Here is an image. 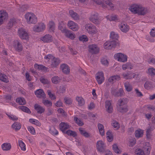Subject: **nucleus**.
Instances as JSON below:
<instances>
[{
	"mask_svg": "<svg viewBox=\"0 0 155 155\" xmlns=\"http://www.w3.org/2000/svg\"><path fill=\"white\" fill-rule=\"evenodd\" d=\"M69 28L73 31H76L78 29V25L72 21H69L68 23Z\"/></svg>",
	"mask_w": 155,
	"mask_h": 155,
	"instance_id": "nucleus-15",
	"label": "nucleus"
},
{
	"mask_svg": "<svg viewBox=\"0 0 155 155\" xmlns=\"http://www.w3.org/2000/svg\"><path fill=\"white\" fill-rule=\"evenodd\" d=\"M112 126L113 127L116 128L117 130L119 129L120 128V124L118 122L115 120H113L112 122Z\"/></svg>",
	"mask_w": 155,
	"mask_h": 155,
	"instance_id": "nucleus-43",
	"label": "nucleus"
},
{
	"mask_svg": "<svg viewBox=\"0 0 155 155\" xmlns=\"http://www.w3.org/2000/svg\"><path fill=\"white\" fill-rule=\"evenodd\" d=\"M148 74L151 76L155 75V69L153 68H150L148 69Z\"/></svg>",
	"mask_w": 155,
	"mask_h": 155,
	"instance_id": "nucleus-52",
	"label": "nucleus"
},
{
	"mask_svg": "<svg viewBox=\"0 0 155 155\" xmlns=\"http://www.w3.org/2000/svg\"><path fill=\"white\" fill-rule=\"evenodd\" d=\"M48 27L51 32H54L55 27V25L54 22L52 21H50L49 23Z\"/></svg>",
	"mask_w": 155,
	"mask_h": 155,
	"instance_id": "nucleus-31",
	"label": "nucleus"
},
{
	"mask_svg": "<svg viewBox=\"0 0 155 155\" xmlns=\"http://www.w3.org/2000/svg\"><path fill=\"white\" fill-rule=\"evenodd\" d=\"M48 94L49 96V97L51 100H54L56 99V97L54 95L51 93V92L49 91H48Z\"/></svg>",
	"mask_w": 155,
	"mask_h": 155,
	"instance_id": "nucleus-58",
	"label": "nucleus"
},
{
	"mask_svg": "<svg viewBox=\"0 0 155 155\" xmlns=\"http://www.w3.org/2000/svg\"><path fill=\"white\" fill-rule=\"evenodd\" d=\"M35 94L38 97L40 98H44L45 95L43 90L40 89L37 90L35 92Z\"/></svg>",
	"mask_w": 155,
	"mask_h": 155,
	"instance_id": "nucleus-18",
	"label": "nucleus"
},
{
	"mask_svg": "<svg viewBox=\"0 0 155 155\" xmlns=\"http://www.w3.org/2000/svg\"><path fill=\"white\" fill-rule=\"evenodd\" d=\"M124 86L127 91H130L132 90L131 86L128 82H126L124 83Z\"/></svg>",
	"mask_w": 155,
	"mask_h": 155,
	"instance_id": "nucleus-39",
	"label": "nucleus"
},
{
	"mask_svg": "<svg viewBox=\"0 0 155 155\" xmlns=\"http://www.w3.org/2000/svg\"><path fill=\"white\" fill-rule=\"evenodd\" d=\"M60 68L63 73L66 74H68L69 73L70 68L66 64H62L60 66Z\"/></svg>",
	"mask_w": 155,
	"mask_h": 155,
	"instance_id": "nucleus-16",
	"label": "nucleus"
},
{
	"mask_svg": "<svg viewBox=\"0 0 155 155\" xmlns=\"http://www.w3.org/2000/svg\"><path fill=\"white\" fill-rule=\"evenodd\" d=\"M131 12L134 14H137L139 15H144L148 12L147 8L137 4H133L130 7Z\"/></svg>",
	"mask_w": 155,
	"mask_h": 155,
	"instance_id": "nucleus-1",
	"label": "nucleus"
},
{
	"mask_svg": "<svg viewBox=\"0 0 155 155\" xmlns=\"http://www.w3.org/2000/svg\"><path fill=\"white\" fill-rule=\"evenodd\" d=\"M110 36L111 38L115 39H117L118 37V35L113 31L111 32Z\"/></svg>",
	"mask_w": 155,
	"mask_h": 155,
	"instance_id": "nucleus-53",
	"label": "nucleus"
},
{
	"mask_svg": "<svg viewBox=\"0 0 155 155\" xmlns=\"http://www.w3.org/2000/svg\"><path fill=\"white\" fill-rule=\"evenodd\" d=\"M107 139L109 142L113 140V135L112 132L110 130H108L106 133Z\"/></svg>",
	"mask_w": 155,
	"mask_h": 155,
	"instance_id": "nucleus-30",
	"label": "nucleus"
},
{
	"mask_svg": "<svg viewBox=\"0 0 155 155\" xmlns=\"http://www.w3.org/2000/svg\"><path fill=\"white\" fill-rule=\"evenodd\" d=\"M143 148L147 155H149L150 153L151 147L150 146H146L143 147Z\"/></svg>",
	"mask_w": 155,
	"mask_h": 155,
	"instance_id": "nucleus-51",
	"label": "nucleus"
},
{
	"mask_svg": "<svg viewBox=\"0 0 155 155\" xmlns=\"http://www.w3.org/2000/svg\"><path fill=\"white\" fill-rule=\"evenodd\" d=\"M8 116L9 117V118L13 120H17L18 119V118L15 116H14L13 115H10L8 114H7Z\"/></svg>",
	"mask_w": 155,
	"mask_h": 155,
	"instance_id": "nucleus-61",
	"label": "nucleus"
},
{
	"mask_svg": "<svg viewBox=\"0 0 155 155\" xmlns=\"http://www.w3.org/2000/svg\"><path fill=\"white\" fill-rule=\"evenodd\" d=\"M42 103L44 104L48 107L51 106L52 105V103L50 101L47 100H43Z\"/></svg>",
	"mask_w": 155,
	"mask_h": 155,
	"instance_id": "nucleus-50",
	"label": "nucleus"
},
{
	"mask_svg": "<svg viewBox=\"0 0 155 155\" xmlns=\"http://www.w3.org/2000/svg\"><path fill=\"white\" fill-rule=\"evenodd\" d=\"M50 131L51 133L53 135H57L58 134V131L54 128L53 129H51Z\"/></svg>",
	"mask_w": 155,
	"mask_h": 155,
	"instance_id": "nucleus-59",
	"label": "nucleus"
},
{
	"mask_svg": "<svg viewBox=\"0 0 155 155\" xmlns=\"http://www.w3.org/2000/svg\"><path fill=\"white\" fill-rule=\"evenodd\" d=\"M89 20L95 24H98L100 23V20L97 13L92 15L89 18Z\"/></svg>",
	"mask_w": 155,
	"mask_h": 155,
	"instance_id": "nucleus-10",
	"label": "nucleus"
},
{
	"mask_svg": "<svg viewBox=\"0 0 155 155\" xmlns=\"http://www.w3.org/2000/svg\"><path fill=\"white\" fill-rule=\"evenodd\" d=\"M96 79L99 84H101L104 81V78L102 72H100L96 74Z\"/></svg>",
	"mask_w": 155,
	"mask_h": 155,
	"instance_id": "nucleus-12",
	"label": "nucleus"
},
{
	"mask_svg": "<svg viewBox=\"0 0 155 155\" xmlns=\"http://www.w3.org/2000/svg\"><path fill=\"white\" fill-rule=\"evenodd\" d=\"M120 29L122 32L126 33L129 31V27L126 23H122L120 26Z\"/></svg>",
	"mask_w": 155,
	"mask_h": 155,
	"instance_id": "nucleus-20",
	"label": "nucleus"
},
{
	"mask_svg": "<svg viewBox=\"0 0 155 155\" xmlns=\"http://www.w3.org/2000/svg\"><path fill=\"white\" fill-rule=\"evenodd\" d=\"M28 130L32 134L34 135L35 133V130L32 127H28Z\"/></svg>",
	"mask_w": 155,
	"mask_h": 155,
	"instance_id": "nucleus-57",
	"label": "nucleus"
},
{
	"mask_svg": "<svg viewBox=\"0 0 155 155\" xmlns=\"http://www.w3.org/2000/svg\"><path fill=\"white\" fill-rule=\"evenodd\" d=\"M127 99H120L118 101V103L119 104V107L124 105L127 103Z\"/></svg>",
	"mask_w": 155,
	"mask_h": 155,
	"instance_id": "nucleus-41",
	"label": "nucleus"
},
{
	"mask_svg": "<svg viewBox=\"0 0 155 155\" xmlns=\"http://www.w3.org/2000/svg\"><path fill=\"white\" fill-rule=\"evenodd\" d=\"M105 103L107 111L109 113H111L112 112L113 108L110 101H107L105 102Z\"/></svg>",
	"mask_w": 155,
	"mask_h": 155,
	"instance_id": "nucleus-23",
	"label": "nucleus"
},
{
	"mask_svg": "<svg viewBox=\"0 0 155 155\" xmlns=\"http://www.w3.org/2000/svg\"><path fill=\"white\" fill-rule=\"evenodd\" d=\"M116 59H117L120 61L125 62L127 60V56L121 53H118L116 54L114 56Z\"/></svg>",
	"mask_w": 155,
	"mask_h": 155,
	"instance_id": "nucleus-5",
	"label": "nucleus"
},
{
	"mask_svg": "<svg viewBox=\"0 0 155 155\" xmlns=\"http://www.w3.org/2000/svg\"><path fill=\"white\" fill-rule=\"evenodd\" d=\"M15 20L14 18L10 19L7 25V28L10 29L13 27V25L15 24Z\"/></svg>",
	"mask_w": 155,
	"mask_h": 155,
	"instance_id": "nucleus-29",
	"label": "nucleus"
},
{
	"mask_svg": "<svg viewBox=\"0 0 155 155\" xmlns=\"http://www.w3.org/2000/svg\"><path fill=\"white\" fill-rule=\"evenodd\" d=\"M60 62V60L58 58L54 57L53 58L51 66L53 68H56L59 65Z\"/></svg>",
	"mask_w": 155,
	"mask_h": 155,
	"instance_id": "nucleus-19",
	"label": "nucleus"
},
{
	"mask_svg": "<svg viewBox=\"0 0 155 155\" xmlns=\"http://www.w3.org/2000/svg\"><path fill=\"white\" fill-rule=\"evenodd\" d=\"M34 107L35 109L37 111V113L38 114H42L45 111V109L44 108L38 104H35L34 106Z\"/></svg>",
	"mask_w": 155,
	"mask_h": 155,
	"instance_id": "nucleus-22",
	"label": "nucleus"
},
{
	"mask_svg": "<svg viewBox=\"0 0 155 155\" xmlns=\"http://www.w3.org/2000/svg\"><path fill=\"white\" fill-rule=\"evenodd\" d=\"M29 122L33 124H34L37 126H40L41 124L40 122L37 120H34L33 119H30L29 120Z\"/></svg>",
	"mask_w": 155,
	"mask_h": 155,
	"instance_id": "nucleus-48",
	"label": "nucleus"
},
{
	"mask_svg": "<svg viewBox=\"0 0 155 155\" xmlns=\"http://www.w3.org/2000/svg\"><path fill=\"white\" fill-rule=\"evenodd\" d=\"M14 46L16 50L19 52L21 51L22 50V47L21 44L18 40L14 41Z\"/></svg>",
	"mask_w": 155,
	"mask_h": 155,
	"instance_id": "nucleus-17",
	"label": "nucleus"
},
{
	"mask_svg": "<svg viewBox=\"0 0 155 155\" xmlns=\"http://www.w3.org/2000/svg\"><path fill=\"white\" fill-rule=\"evenodd\" d=\"M111 94L115 97L121 96L124 95V91L122 89H120L118 91L114 88H112Z\"/></svg>",
	"mask_w": 155,
	"mask_h": 155,
	"instance_id": "nucleus-11",
	"label": "nucleus"
},
{
	"mask_svg": "<svg viewBox=\"0 0 155 155\" xmlns=\"http://www.w3.org/2000/svg\"><path fill=\"white\" fill-rule=\"evenodd\" d=\"M118 110L123 114H124L127 111L128 109L126 107L120 106L118 108Z\"/></svg>",
	"mask_w": 155,
	"mask_h": 155,
	"instance_id": "nucleus-42",
	"label": "nucleus"
},
{
	"mask_svg": "<svg viewBox=\"0 0 155 155\" xmlns=\"http://www.w3.org/2000/svg\"><path fill=\"white\" fill-rule=\"evenodd\" d=\"M143 134V130L140 129L136 130L135 132V136L136 137L139 138L142 137Z\"/></svg>",
	"mask_w": 155,
	"mask_h": 155,
	"instance_id": "nucleus-36",
	"label": "nucleus"
},
{
	"mask_svg": "<svg viewBox=\"0 0 155 155\" xmlns=\"http://www.w3.org/2000/svg\"><path fill=\"white\" fill-rule=\"evenodd\" d=\"M61 79L58 76H55L52 78L51 81L53 83L57 84L60 82Z\"/></svg>",
	"mask_w": 155,
	"mask_h": 155,
	"instance_id": "nucleus-33",
	"label": "nucleus"
},
{
	"mask_svg": "<svg viewBox=\"0 0 155 155\" xmlns=\"http://www.w3.org/2000/svg\"><path fill=\"white\" fill-rule=\"evenodd\" d=\"M79 130L81 135L84 137L87 138L90 137V134L86 132L84 128L80 127L79 128Z\"/></svg>",
	"mask_w": 155,
	"mask_h": 155,
	"instance_id": "nucleus-26",
	"label": "nucleus"
},
{
	"mask_svg": "<svg viewBox=\"0 0 155 155\" xmlns=\"http://www.w3.org/2000/svg\"><path fill=\"white\" fill-rule=\"evenodd\" d=\"M28 8V6L27 5H23L20 7L19 10L21 12H24Z\"/></svg>",
	"mask_w": 155,
	"mask_h": 155,
	"instance_id": "nucleus-54",
	"label": "nucleus"
},
{
	"mask_svg": "<svg viewBox=\"0 0 155 155\" xmlns=\"http://www.w3.org/2000/svg\"><path fill=\"white\" fill-rule=\"evenodd\" d=\"M21 124L17 123H15L12 125V127L16 130L20 129L21 128Z\"/></svg>",
	"mask_w": 155,
	"mask_h": 155,
	"instance_id": "nucleus-38",
	"label": "nucleus"
},
{
	"mask_svg": "<svg viewBox=\"0 0 155 155\" xmlns=\"http://www.w3.org/2000/svg\"><path fill=\"white\" fill-rule=\"evenodd\" d=\"M101 5L102 7L104 8H108L107 7L109 6L111 10H114L115 9L113 4L108 0H106L103 2L101 1L100 5Z\"/></svg>",
	"mask_w": 155,
	"mask_h": 155,
	"instance_id": "nucleus-6",
	"label": "nucleus"
},
{
	"mask_svg": "<svg viewBox=\"0 0 155 155\" xmlns=\"http://www.w3.org/2000/svg\"><path fill=\"white\" fill-rule=\"evenodd\" d=\"M18 34L19 37L22 39L27 40L28 39V35L25 30L22 28L19 29Z\"/></svg>",
	"mask_w": 155,
	"mask_h": 155,
	"instance_id": "nucleus-3",
	"label": "nucleus"
},
{
	"mask_svg": "<svg viewBox=\"0 0 155 155\" xmlns=\"http://www.w3.org/2000/svg\"><path fill=\"white\" fill-rule=\"evenodd\" d=\"M89 51L92 54H96L98 53L99 49L97 46L95 44H92L89 45Z\"/></svg>",
	"mask_w": 155,
	"mask_h": 155,
	"instance_id": "nucleus-7",
	"label": "nucleus"
},
{
	"mask_svg": "<svg viewBox=\"0 0 155 155\" xmlns=\"http://www.w3.org/2000/svg\"><path fill=\"white\" fill-rule=\"evenodd\" d=\"M16 102L20 105H23L26 104L25 100L23 98H18L16 99Z\"/></svg>",
	"mask_w": 155,
	"mask_h": 155,
	"instance_id": "nucleus-34",
	"label": "nucleus"
},
{
	"mask_svg": "<svg viewBox=\"0 0 155 155\" xmlns=\"http://www.w3.org/2000/svg\"><path fill=\"white\" fill-rule=\"evenodd\" d=\"M113 148L114 151L116 153L118 154L121 153V151L119 149L117 145L116 144H114L113 145Z\"/></svg>",
	"mask_w": 155,
	"mask_h": 155,
	"instance_id": "nucleus-46",
	"label": "nucleus"
},
{
	"mask_svg": "<svg viewBox=\"0 0 155 155\" xmlns=\"http://www.w3.org/2000/svg\"><path fill=\"white\" fill-rule=\"evenodd\" d=\"M144 86L146 89H149L152 87V83L150 81H146Z\"/></svg>",
	"mask_w": 155,
	"mask_h": 155,
	"instance_id": "nucleus-44",
	"label": "nucleus"
},
{
	"mask_svg": "<svg viewBox=\"0 0 155 155\" xmlns=\"http://www.w3.org/2000/svg\"><path fill=\"white\" fill-rule=\"evenodd\" d=\"M35 68L37 69L38 70H45V68H46L42 65H39L37 64H35L34 65Z\"/></svg>",
	"mask_w": 155,
	"mask_h": 155,
	"instance_id": "nucleus-55",
	"label": "nucleus"
},
{
	"mask_svg": "<svg viewBox=\"0 0 155 155\" xmlns=\"http://www.w3.org/2000/svg\"><path fill=\"white\" fill-rule=\"evenodd\" d=\"M150 35L153 37L155 36V28L151 29L150 32Z\"/></svg>",
	"mask_w": 155,
	"mask_h": 155,
	"instance_id": "nucleus-64",
	"label": "nucleus"
},
{
	"mask_svg": "<svg viewBox=\"0 0 155 155\" xmlns=\"http://www.w3.org/2000/svg\"><path fill=\"white\" fill-rule=\"evenodd\" d=\"M135 155H145L144 151L141 149H137L135 152Z\"/></svg>",
	"mask_w": 155,
	"mask_h": 155,
	"instance_id": "nucleus-45",
	"label": "nucleus"
},
{
	"mask_svg": "<svg viewBox=\"0 0 155 155\" xmlns=\"http://www.w3.org/2000/svg\"><path fill=\"white\" fill-rule=\"evenodd\" d=\"M8 17V14L6 11L3 10L0 11V25L3 23V21Z\"/></svg>",
	"mask_w": 155,
	"mask_h": 155,
	"instance_id": "nucleus-13",
	"label": "nucleus"
},
{
	"mask_svg": "<svg viewBox=\"0 0 155 155\" xmlns=\"http://www.w3.org/2000/svg\"><path fill=\"white\" fill-rule=\"evenodd\" d=\"M85 28L89 33H95L96 32L95 27L91 24H86L85 25Z\"/></svg>",
	"mask_w": 155,
	"mask_h": 155,
	"instance_id": "nucleus-8",
	"label": "nucleus"
},
{
	"mask_svg": "<svg viewBox=\"0 0 155 155\" xmlns=\"http://www.w3.org/2000/svg\"><path fill=\"white\" fill-rule=\"evenodd\" d=\"M76 100L78 102V104L80 106L83 105L84 103V99L81 97H77L76 99Z\"/></svg>",
	"mask_w": 155,
	"mask_h": 155,
	"instance_id": "nucleus-35",
	"label": "nucleus"
},
{
	"mask_svg": "<svg viewBox=\"0 0 155 155\" xmlns=\"http://www.w3.org/2000/svg\"><path fill=\"white\" fill-rule=\"evenodd\" d=\"M0 80L5 83H7L8 82L7 76L1 72H0Z\"/></svg>",
	"mask_w": 155,
	"mask_h": 155,
	"instance_id": "nucleus-32",
	"label": "nucleus"
},
{
	"mask_svg": "<svg viewBox=\"0 0 155 155\" xmlns=\"http://www.w3.org/2000/svg\"><path fill=\"white\" fill-rule=\"evenodd\" d=\"M19 108L23 111L27 112L28 114L31 113V112L29 109L26 107L25 106H20Z\"/></svg>",
	"mask_w": 155,
	"mask_h": 155,
	"instance_id": "nucleus-40",
	"label": "nucleus"
},
{
	"mask_svg": "<svg viewBox=\"0 0 155 155\" xmlns=\"http://www.w3.org/2000/svg\"><path fill=\"white\" fill-rule=\"evenodd\" d=\"M69 14L74 20H78L79 19V15L76 13L74 12L72 10H70L69 11Z\"/></svg>",
	"mask_w": 155,
	"mask_h": 155,
	"instance_id": "nucleus-27",
	"label": "nucleus"
},
{
	"mask_svg": "<svg viewBox=\"0 0 155 155\" xmlns=\"http://www.w3.org/2000/svg\"><path fill=\"white\" fill-rule=\"evenodd\" d=\"M80 41H88V38L85 35H82L79 38Z\"/></svg>",
	"mask_w": 155,
	"mask_h": 155,
	"instance_id": "nucleus-60",
	"label": "nucleus"
},
{
	"mask_svg": "<svg viewBox=\"0 0 155 155\" xmlns=\"http://www.w3.org/2000/svg\"><path fill=\"white\" fill-rule=\"evenodd\" d=\"M25 18L28 24H35L37 21V18L32 13H26L25 15Z\"/></svg>",
	"mask_w": 155,
	"mask_h": 155,
	"instance_id": "nucleus-2",
	"label": "nucleus"
},
{
	"mask_svg": "<svg viewBox=\"0 0 155 155\" xmlns=\"http://www.w3.org/2000/svg\"><path fill=\"white\" fill-rule=\"evenodd\" d=\"M45 25L44 23H40L35 25L33 28V31L37 32L42 31L45 30Z\"/></svg>",
	"mask_w": 155,
	"mask_h": 155,
	"instance_id": "nucleus-9",
	"label": "nucleus"
},
{
	"mask_svg": "<svg viewBox=\"0 0 155 155\" xmlns=\"http://www.w3.org/2000/svg\"><path fill=\"white\" fill-rule=\"evenodd\" d=\"M74 120L76 123L79 126H82L84 124V123L80 120L77 117H74Z\"/></svg>",
	"mask_w": 155,
	"mask_h": 155,
	"instance_id": "nucleus-49",
	"label": "nucleus"
},
{
	"mask_svg": "<svg viewBox=\"0 0 155 155\" xmlns=\"http://www.w3.org/2000/svg\"><path fill=\"white\" fill-rule=\"evenodd\" d=\"M19 145L22 150L25 151L26 150L25 145V143L21 141L20 140L18 142Z\"/></svg>",
	"mask_w": 155,
	"mask_h": 155,
	"instance_id": "nucleus-47",
	"label": "nucleus"
},
{
	"mask_svg": "<svg viewBox=\"0 0 155 155\" xmlns=\"http://www.w3.org/2000/svg\"><path fill=\"white\" fill-rule=\"evenodd\" d=\"M64 102L66 104H70L71 103V99L67 97H65L64 98Z\"/></svg>",
	"mask_w": 155,
	"mask_h": 155,
	"instance_id": "nucleus-63",
	"label": "nucleus"
},
{
	"mask_svg": "<svg viewBox=\"0 0 155 155\" xmlns=\"http://www.w3.org/2000/svg\"><path fill=\"white\" fill-rule=\"evenodd\" d=\"M41 40L44 42L48 43L52 41V36L50 35H46L42 38Z\"/></svg>",
	"mask_w": 155,
	"mask_h": 155,
	"instance_id": "nucleus-24",
	"label": "nucleus"
},
{
	"mask_svg": "<svg viewBox=\"0 0 155 155\" xmlns=\"http://www.w3.org/2000/svg\"><path fill=\"white\" fill-rule=\"evenodd\" d=\"M60 130L63 132L64 133L65 131L69 128V125L64 122H61L59 124Z\"/></svg>",
	"mask_w": 155,
	"mask_h": 155,
	"instance_id": "nucleus-21",
	"label": "nucleus"
},
{
	"mask_svg": "<svg viewBox=\"0 0 155 155\" xmlns=\"http://www.w3.org/2000/svg\"><path fill=\"white\" fill-rule=\"evenodd\" d=\"M40 81L44 84H47L48 83V81L47 79H45L44 78H40Z\"/></svg>",
	"mask_w": 155,
	"mask_h": 155,
	"instance_id": "nucleus-62",
	"label": "nucleus"
},
{
	"mask_svg": "<svg viewBox=\"0 0 155 155\" xmlns=\"http://www.w3.org/2000/svg\"><path fill=\"white\" fill-rule=\"evenodd\" d=\"M101 62L102 64L104 65L107 66L108 64V62L107 59L105 58H102Z\"/></svg>",
	"mask_w": 155,
	"mask_h": 155,
	"instance_id": "nucleus-56",
	"label": "nucleus"
},
{
	"mask_svg": "<svg viewBox=\"0 0 155 155\" xmlns=\"http://www.w3.org/2000/svg\"><path fill=\"white\" fill-rule=\"evenodd\" d=\"M120 79V77L119 75H114L110 77L108 79V81L110 83H114Z\"/></svg>",
	"mask_w": 155,
	"mask_h": 155,
	"instance_id": "nucleus-25",
	"label": "nucleus"
},
{
	"mask_svg": "<svg viewBox=\"0 0 155 155\" xmlns=\"http://www.w3.org/2000/svg\"><path fill=\"white\" fill-rule=\"evenodd\" d=\"M96 147L98 151L100 152H103L104 151L105 144L102 140H99L97 142Z\"/></svg>",
	"mask_w": 155,
	"mask_h": 155,
	"instance_id": "nucleus-14",
	"label": "nucleus"
},
{
	"mask_svg": "<svg viewBox=\"0 0 155 155\" xmlns=\"http://www.w3.org/2000/svg\"><path fill=\"white\" fill-rule=\"evenodd\" d=\"M123 70H125L127 69H132L133 66L130 63H127L125 64H123L122 66Z\"/></svg>",
	"mask_w": 155,
	"mask_h": 155,
	"instance_id": "nucleus-37",
	"label": "nucleus"
},
{
	"mask_svg": "<svg viewBox=\"0 0 155 155\" xmlns=\"http://www.w3.org/2000/svg\"><path fill=\"white\" fill-rule=\"evenodd\" d=\"M2 148L3 150H9L11 148V145L9 143H5L2 145Z\"/></svg>",
	"mask_w": 155,
	"mask_h": 155,
	"instance_id": "nucleus-28",
	"label": "nucleus"
},
{
	"mask_svg": "<svg viewBox=\"0 0 155 155\" xmlns=\"http://www.w3.org/2000/svg\"><path fill=\"white\" fill-rule=\"evenodd\" d=\"M116 45V41H108L104 43V46L105 49H110L112 48H115Z\"/></svg>",
	"mask_w": 155,
	"mask_h": 155,
	"instance_id": "nucleus-4",
	"label": "nucleus"
}]
</instances>
